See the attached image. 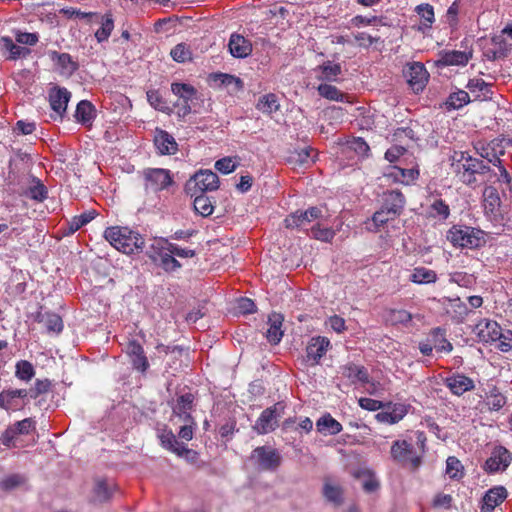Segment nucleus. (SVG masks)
Returning <instances> with one entry per match:
<instances>
[{
    "instance_id": "1",
    "label": "nucleus",
    "mask_w": 512,
    "mask_h": 512,
    "mask_svg": "<svg viewBox=\"0 0 512 512\" xmlns=\"http://www.w3.org/2000/svg\"><path fill=\"white\" fill-rule=\"evenodd\" d=\"M415 444L411 440L402 439L392 443L390 454L391 458L403 465L409 466L412 470H416L422 464V458L426 452L427 437L425 432L416 431Z\"/></svg>"
},
{
    "instance_id": "2",
    "label": "nucleus",
    "mask_w": 512,
    "mask_h": 512,
    "mask_svg": "<svg viewBox=\"0 0 512 512\" xmlns=\"http://www.w3.org/2000/svg\"><path fill=\"white\" fill-rule=\"evenodd\" d=\"M451 168L460 182L467 186L474 187L478 175L491 172V168L483 160L472 157L466 151H455L451 157Z\"/></svg>"
},
{
    "instance_id": "3",
    "label": "nucleus",
    "mask_w": 512,
    "mask_h": 512,
    "mask_svg": "<svg viewBox=\"0 0 512 512\" xmlns=\"http://www.w3.org/2000/svg\"><path fill=\"white\" fill-rule=\"evenodd\" d=\"M104 238L116 250L127 255L141 252L145 245L142 235L128 227H108L104 231Z\"/></svg>"
},
{
    "instance_id": "4",
    "label": "nucleus",
    "mask_w": 512,
    "mask_h": 512,
    "mask_svg": "<svg viewBox=\"0 0 512 512\" xmlns=\"http://www.w3.org/2000/svg\"><path fill=\"white\" fill-rule=\"evenodd\" d=\"M447 240L459 248L477 249L485 245V232L466 225H453L446 235Z\"/></svg>"
},
{
    "instance_id": "5",
    "label": "nucleus",
    "mask_w": 512,
    "mask_h": 512,
    "mask_svg": "<svg viewBox=\"0 0 512 512\" xmlns=\"http://www.w3.org/2000/svg\"><path fill=\"white\" fill-rule=\"evenodd\" d=\"M146 192H160L171 186L174 181L170 170L163 168H146L143 170Z\"/></svg>"
},
{
    "instance_id": "6",
    "label": "nucleus",
    "mask_w": 512,
    "mask_h": 512,
    "mask_svg": "<svg viewBox=\"0 0 512 512\" xmlns=\"http://www.w3.org/2000/svg\"><path fill=\"white\" fill-rule=\"evenodd\" d=\"M285 404L277 402L264 409L258 417L254 429L260 435L268 434L278 427V419L284 413Z\"/></svg>"
},
{
    "instance_id": "7",
    "label": "nucleus",
    "mask_w": 512,
    "mask_h": 512,
    "mask_svg": "<svg viewBox=\"0 0 512 512\" xmlns=\"http://www.w3.org/2000/svg\"><path fill=\"white\" fill-rule=\"evenodd\" d=\"M218 187V175L211 170H201L190 178V180L187 182L186 190L191 195H196L197 193L214 191L218 189Z\"/></svg>"
},
{
    "instance_id": "8",
    "label": "nucleus",
    "mask_w": 512,
    "mask_h": 512,
    "mask_svg": "<svg viewBox=\"0 0 512 512\" xmlns=\"http://www.w3.org/2000/svg\"><path fill=\"white\" fill-rule=\"evenodd\" d=\"M251 459L264 471H275L282 463V456L278 450L270 446L256 447L251 453Z\"/></svg>"
},
{
    "instance_id": "9",
    "label": "nucleus",
    "mask_w": 512,
    "mask_h": 512,
    "mask_svg": "<svg viewBox=\"0 0 512 512\" xmlns=\"http://www.w3.org/2000/svg\"><path fill=\"white\" fill-rule=\"evenodd\" d=\"M512 461V455L503 446H496L485 461L483 469L489 474L504 472Z\"/></svg>"
},
{
    "instance_id": "10",
    "label": "nucleus",
    "mask_w": 512,
    "mask_h": 512,
    "mask_svg": "<svg viewBox=\"0 0 512 512\" xmlns=\"http://www.w3.org/2000/svg\"><path fill=\"white\" fill-rule=\"evenodd\" d=\"M322 217V210L319 207H310L305 211L297 210L284 219L286 228L303 229L314 220Z\"/></svg>"
},
{
    "instance_id": "11",
    "label": "nucleus",
    "mask_w": 512,
    "mask_h": 512,
    "mask_svg": "<svg viewBox=\"0 0 512 512\" xmlns=\"http://www.w3.org/2000/svg\"><path fill=\"white\" fill-rule=\"evenodd\" d=\"M403 73L413 91L416 93L423 91L429 79V73L423 63L413 62L408 64Z\"/></svg>"
},
{
    "instance_id": "12",
    "label": "nucleus",
    "mask_w": 512,
    "mask_h": 512,
    "mask_svg": "<svg viewBox=\"0 0 512 512\" xmlns=\"http://www.w3.org/2000/svg\"><path fill=\"white\" fill-rule=\"evenodd\" d=\"M508 497L507 489L502 485L488 489L479 502L480 512H494Z\"/></svg>"
},
{
    "instance_id": "13",
    "label": "nucleus",
    "mask_w": 512,
    "mask_h": 512,
    "mask_svg": "<svg viewBox=\"0 0 512 512\" xmlns=\"http://www.w3.org/2000/svg\"><path fill=\"white\" fill-rule=\"evenodd\" d=\"M330 347L331 343L327 337H312L306 346V362L310 366L318 365Z\"/></svg>"
},
{
    "instance_id": "14",
    "label": "nucleus",
    "mask_w": 512,
    "mask_h": 512,
    "mask_svg": "<svg viewBox=\"0 0 512 512\" xmlns=\"http://www.w3.org/2000/svg\"><path fill=\"white\" fill-rule=\"evenodd\" d=\"M474 332L480 341L484 343L496 342L501 338V326L494 320L482 319L475 328Z\"/></svg>"
},
{
    "instance_id": "15",
    "label": "nucleus",
    "mask_w": 512,
    "mask_h": 512,
    "mask_svg": "<svg viewBox=\"0 0 512 512\" xmlns=\"http://www.w3.org/2000/svg\"><path fill=\"white\" fill-rule=\"evenodd\" d=\"M159 439L163 448L175 453L180 457L188 458L190 455H192L194 458L196 456V452L192 449H189L185 444L180 443L171 430H164L159 435Z\"/></svg>"
},
{
    "instance_id": "16",
    "label": "nucleus",
    "mask_w": 512,
    "mask_h": 512,
    "mask_svg": "<svg viewBox=\"0 0 512 512\" xmlns=\"http://www.w3.org/2000/svg\"><path fill=\"white\" fill-rule=\"evenodd\" d=\"M473 57V50H443L439 53L438 63L442 66H466Z\"/></svg>"
},
{
    "instance_id": "17",
    "label": "nucleus",
    "mask_w": 512,
    "mask_h": 512,
    "mask_svg": "<svg viewBox=\"0 0 512 512\" xmlns=\"http://www.w3.org/2000/svg\"><path fill=\"white\" fill-rule=\"evenodd\" d=\"M444 384L456 396H461L475 388L474 381L470 377L459 373L445 378Z\"/></svg>"
},
{
    "instance_id": "18",
    "label": "nucleus",
    "mask_w": 512,
    "mask_h": 512,
    "mask_svg": "<svg viewBox=\"0 0 512 512\" xmlns=\"http://www.w3.org/2000/svg\"><path fill=\"white\" fill-rule=\"evenodd\" d=\"M154 145L161 155H173L178 150V144L174 137L160 128L155 129Z\"/></svg>"
},
{
    "instance_id": "19",
    "label": "nucleus",
    "mask_w": 512,
    "mask_h": 512,
    "mask_svg": "<svg viewBox=\"0 0 512 512\" xmlns=\"http://www.w3.org/2000/svg\"><path fill=\"white\" fill-rule=\"evenodd\" d=\"M71 93L66 88H54L49 93V103L51 109L61 119L65 114L70 100Z\"/></svg>"
},
{
    "instance_id": "20",
    "label": "nucleus",
    "mask_w": 512,
    "mask_h": 512,
    "mask_svg": "<svg viewBox=\"0 0 512 512\" xmlns=\"http://www.w3.org/2000/svg\"><path fill=\"white\" fill-rule=\"evenodd\" d=\"M284 317L282 314L272 312L268 316L267 324L269 328L266 331L265 337L271 345H277L282 340L284 330L282 329Z\"/></svg>"
},
{
    "instance_id": "21",
    "label": "nucleus",
    "mask_w": 512,
    "mask_h": 512,
    "mask_svg": "<svg viewBox=\"0 0 512 512\" xmlns=\"http://www.w3.org/2000/svg\"><path fill=\"white\" fill-rule=\"evenodd\" d=\"M127 354L131 358V363L136 370L142 373L148 370V359L142 345L138 341L131 340L127 343Z\"/></svg>"
},
{
    "instance_id": "22",
    "label": "nucleus",
    "mask_w": 512,
    "mask_h": 512,
    "mask_svg": "<svg viewBox=\"0 0 512 512\" xmlns=\"http://www.w3.org/2000/svg\"><path fill=\"white\" fill-rule=\"evenodd\" d=\"M34 320L37 323L44 325L47 333L59 334L62 332L64 324L63 320L57 313L38 311L34 315Z\"/></svg>"
},
{
    "instance_id": "23",
    "label": "nucleus",
    "mask_w": 512,
    "mask_h": 512,
    "mask_svg": "<svg viewBox=\"0 0 512 512\" xmlns=\"http://www.w3.org/2000/svg\"><path fill=\"white\" fill-rule=\"evenodd\" d=\"M194 396L191 393H185L177 398L176 405L173 408V413L178 416L185 423L194 424V418L190 411L193 408Z\"/></svg>"
},
{
    "instance_id": "24",
    "label": "nucleus",
    "mask_w": 512,
    "mask_h": 512,
    "mask_svg": "<svg viewBox=\"0 0 512 512\" xmlns=\"http://www.w3.org/2000/svg\"><path fill=\"white\" fill-rule=\"evenodd\" d=\"M171 91L173 94L184 100L185 105L182 108L183 115L185 116L190 114L191 107L189 106L188 102L196 97L197 90L195 87L186 83L174 82L171 84Z\"/></svg>"
},
{
    "instance_id": "25",
    "label": "nucleus",
    "mask_w": 512,
    "mask_h": 512,
    "mask_svg": "<svg viewBox=\"0 0 512 512\" xmlns=\"http://www.w3.org/2000/svg\"><path fill=\"white\" fill-rule=\"evenodd\" d=\"M405 204L404 195L397 190L387 191L383 194L382 207L391 211L392 214L400 215Z\"/></svg>"
},
{
    "instance_id": "26",
    "label": "nucleus",
    "mask_w": 512,
    "mask_h": 512,
    "mask_svg": "<svg viewBox=\"0 0 512 512\" xmlns=\"http://www.w3.org/2000/svg\"><path fill=\"white\" fill-rule=\"evenodd\" d=\"M228 46L230 53L236 58H245L252 52L251 43L239 34L231 35Z\"/></svg>"
},
{
    "instance_id": "27",
    "label": "nucleus",
    "mask_w": 512,
    "mask_h": 512,
    "mask_svg": "<svg viewBox=\"0 0 512 512\" xmlns=\"http://www.w3.org/2000/svg\"><path fill=\"white\" fill-rule=\"evenodd\" d=\"M482 197L485 213L495 215L501 206L498 190L493 186H486L483 190Z\"/></svg>"
},
{
    "instance_id": "28",
    "label": "nucleus",
    "mask_w": 512,
    "mask_h": 512,
    "mask_svg": "<svg viewBox=\"0 0 512 512\" xmlns=\"http://www.w3.org/2000/svg\"><path fill=\"white\" fill-rule=\"evenodd\" d=\"M492 84L485 82L482 78L470 79L466 88L475 96V100L492 99Z\"/></svg>"
},
{
    "instance_id": "29",
    "label": "nucleus",
    "mask_w": 512,
    "mask_h": 512,
    "mask_svg": "<svg viewBox=\"0 0 512 512\" xmlns=\"http://www.w3.org/2000/svg\"><path fill=\"white\" fill-rule=\"evenodd\" d=\"M49 56L56 65L61 68L63 73H67L69 75L76 72L79 68L78 63L75 62L71 55L68 53H59L57 51H50Z\"/></svg>"
},
{
    "instance_id": "30",
    "label": "nucleus",
    "mask_w": 512,
    "mask_h": 512,
    "mask_svg": "<svg viewBox=\"0 0 512 512\" xmlns=\"http://www.w3.org/2000/svg\"><path fill=\"white\" fill-rule=\"evenodd\" d=\"M74 116L76 121L83 125L91 124L95 118V107L90 101L82 100L77 104Z\"/></svg>"
},
{
    "instance_id": "31",
    "label": "nucleus",
    "mask_w": 512,
    "mask_h": 512,
    "mask_svg": "<svg viewBox=\"0 0 512 512\" xmlns=\"http://www.w3.org/2000/svg\"><path fill=\"white\" fill-rule=\"evenodd\" d=\"M317 430L320 433L336 435L343 429L340 422L334 419L329 413L320 417L316 422Z\"/></svg>"
},
{
    "instance_id": "32",
    "label": "nucleus",
    "mask_w": 512,
    "mask_h": 512,
    "mask_svg": "<svg viewBox=\"0 0 512 512\" xmlns=\"http://www.w3.org/2000/svg\"><path fill=\"white\" fill-rule=\"evenodd\" d=\"M489 163L497 168V172L493 170L490 172L494 177H496L495 182L505 184L507 187H510L512 183V176L505 168L503 160L500 159L496 154H492V159H489Z\"/></svg>"
},
{
    "instance_id": "33",
    "label": "nucleus",
    "mask_w": 512,
    "mask_h": 512,
    "mask_svg": "<svg viewBox=\"0 0 512 512\" xmlns=\"http://www.w3.org/2000/svg\"><path fill=\"white\" fill-rule=\"evenodd\" d=\"M389 176L399 183L409 185L418 179L419 170L416 168L404 169L394 166Z\"/></svg>"
},
{
    "instance_id": "34",
    "label": "nucleus",
    "mask_w": 512,
    "mask_h": 512,
    "mask_svg": "<svg viewBox=\"0 0 512 512\" xmlns=\"http://www.w3.org/2000/svg\"><path fill=\"white\" fill-rule=\"evenodd\" d=\"M409 280L415 284H430L437 281V274L434 270L426 267H415L409 276Z\"/></svg>"
},
{
    "instance_id": "35",
    "label": "nucleus",
    "mask_w": 512,
    "mask_h": 512,
    "mask_svg": "<svg viewBox=\"0 0 512 512\" xmlns=\"http://www.w3.org/2000/svg\"><path fill=\"white\" fill-rule=\"evenodd\" d=\"M313 152L314 149L311 147L294 149L293 151H290L289 156L287 157V162L294 166H304L309 162H314L311 156Z\"/></svg>"
},
{
    "instance_id": "36",
    "label": "nucleus",
    "mask_w": 512,
    "mask_h": 512,
    "mask_svg": "<svg viewBox=\"0 0 512 512\" xmlns=\"http://www.w3.org/2000/svg\"><path fill=\"white\" fill-rule=\"evenodd\" d=\"M28 397L26 389L3 390L0 393V407L5 410H10L16 407V398Z\"/></svg>"
},
{
    "instance_id": "37",
    "label": "nucleus",
    "mask_w": 512,
    "mask_h": 512,
    "mask_svg": "<svg viewBox=\"0 0 512 512\" xmlns=\"http://www.w3.org/2000/svg\"><path fill=\"white\" fill-rule=\"evenodd\" d=\"M256 108L264 114L271 115L280 109L278 97L274 93H268L259 98Z\"/></svg>"
},
{
    "instance_id": "38",
    "label": "nucleus",
    "mask_w": 512,
    "mask_h": 512,
    "mask_svg": "<svg viewBox=\"0 0 512 512\" xmlns=\"http://www.w3.org/2000/svg\"><path fill=\"white\" fill-rule=\"evenodd\" d=\"M343 375L351 380H357L362 383L369 382V375L364 366L348 363L343 367Z\"/></svg>"
},
{
    "instance_id": "39",
    "label": "nucleus",
    "mask_w": 512,
    "mask_h": 512,
    "mask_svg": "<svg viewBox=\"0 0 512 512\" xmlns=\"http://www.w3.org/2000/svg\"><path fill=\"white\" fill-rule=\"evenodd\" d=\"M193 197V195H191ZM194 209L203 217L210 216L214 211L211 199L205 193H197L194 195Z\"/></svg>"
},
{
    "instance_id": "40",
    "label": "nucleus",
    "mask_w": 512,
    "mask_h": 512,
    "mask_svg": "<svg viewBox=\"0 0 512 512\" xmlns=\"http://www.w3.org/2000/svg\"><path fill=\"white\" fill-rule=\"evenodd\" d=\"M469 102V94L464 90H457L448 96L445 105L448 110H456L464 107Z\"/></svg>"
},
{
    "instance_id": "41",
    "label": "nucleus",
    "mask_w": 512,
    "mask_h": 512,
    "mask_svg": "<svg viewBox=\"0 0 512 512\" xmlns=\"http://www.w3.org/2000/svg\"><path fill=\"white\" fill-rule=\"evenodd\" d=\"M385 320L391 325L407 324L412 320V315L404 309H387L385 311Z\"/></svg>"
},
{
    "instance_id": "42",
    "label": "nucleus",
    "mask_w": 512,
    "mask_h": 512,
    "mask_svg": "<svg viewBox=\"0 0 512 512\" xmlns=\"http://www.w3.org/2000/svg\"><path fill=\"white\" fill-rule=\"evenodd\" d=\"M97 213L95 210H88L80 215L74 216L69 222V234H73L80 228L91 222Z\"/></svg>"
},
{
    "instance_id": "43",
    "label": "nucleus",
    "mask_w": 512,
    "mask_h": 512,
    "mask_svg": "<svg viewBox=\"0 0 512 512\" xmlns=\"http://www.w3.org/2000/svg\"><path fill=\"white\" fill-rule=\"evenodd\" d=\"M430 215L433 218L445 221L450 216V207L443 199L436 198L430 204Z\"/></svg>"
},
{
    "instance_id": "44",
    "label": "nucleus",
    "mask_w": 512,
    "mask_h": 512,
    "mask_svg": "<svg viewBox=\"0 0 512 512\" xmlns=\"http://www.w3.org/2000/svg\"><path fill=\"white\" fill-rule=\"evenodd\" d=\"M155 265L161 267L167 273L175 272L182 267V264L174 257V254H171L167 250L165 254H162Z\"/></svg>"
},
{
    "instance_id": "45",
    "label": "nucleus",
    "mask_w": 512,
    "mask_h": 512,
    "mask_svg": "<svg viewBox=\"0 0 512 512\" xmlns=\"http://www.w3.org/2000/svg\"><path fill=\"white\" fill-rule=\"evenodd\" d=\"M323 495L329 502H332L337 506L343 502V490L340 486L325 482L323 486Z\"/></svg>"
},
{
    "instance_id": "46",
    "label": "nucleus",
    "mask_w": 512,
    "mask_h": 512,
    "mask_svg": "<svg viewBox=\"0 0 512 512\" xmlns=\"http://www.w3.org/2000/svg\"><path fill=\"white\" fill-rule=\"evenodd\" d=\"M506 402V397L495 387L489 392L485 400L486 405L492 411H499L505 406Z\"/></svg>"
},
{
    "instance_id": "47",
    "label": "nucleus",
    "mask_w": 512,
    "mask_h": 512,
    "mask_svg": "<svg viewBox=\"0 0 512 512\" xmlns=\"http://www.w3.org/2000/svg\"><path fill=\"white\" fill-rule=\"evenodd\" d=\"M416 13L424 21L423 26L425 28H431L435 21V13L432 5L428 3H422L415 8Z\"/></svg>"
},
{
    "instance_id": "48",
    "label": "nucleus",
    "mask_w": 512,
    "mask_h": 512,
    "mask_svg": "<svg viewBox=\"0 0 512 512\" xmlns=\"http://www.w3.org/2000/svg\"><path fill=\"white\" fill-rule=\"evenodd\" d=\"M446 473L451 479L460 480L464 476L463 465L455 456H449L446 460Z\"/></svg>"
},
{
    "instance_id": "49",
    "label": "nucleus",
    "mask_w": 512,
    "mask_h": 512,
    "mask_svg": "<svg viewBox=\"0 0 512 512\" xmlns=\"http://www.w3.org/2000/svg\"><path fill=\"white\" fill-rule=\"evenodd\" d=\"M318 92L322 97L333 101L342 102L346 97L344 93H342L337 87L331 84H320L318 86Z\"/></svg>"
},
{
    "instance_id": "50",
    "label": "nucleus",
    "mask_w": 512,
    "mask_h": 512,
    "mask_svg": "<svg viewBox=\"0 0 512 512\" xmlns=\"http://www.w3.org/2000/svg\"><path fill=\"white\" fill-rule=\"evenodd\" d=\"M15 375L20 380L30 381L35 375V370L29 361L20 360L16 363Z\"/></svg>"
},
{
    "instance_id": "51",
    "label": "nucleus",
    "mask_w": 512,
    "mask_h": 512,
    "mask_svg": "<svg viewBox=\"0 0 512 512\" xmlns=\"http://www.w3.org/2000/svg\"><path fill=\"white\" fill-rule=\"evenodd\" d=\"M0 44L5 50H7L10 53L9 59L11 60H16L20 58L23 52H28V50H26L25 48L16 45L13 42V40L8 36L1 37Z\"/></svg>"
},
{
    "instance_id": "52",
    "label": "nucleus",
    "mask_w": 512,
    "mask_h": 512,
    "mask_svg": "<svg viewBox=\"0 0 512 512\" xmlns=\"http://www.w3.org/2000/svg\"><path fill=\"white\" fill-rule=\"evenodd\" d=\"M171 57L178 63L192 60V51L185 43L177 44L170 52Z\"/></svg>"
},
{
    "instance_id": "53",
    "label": "nucleus",
    "mask_w": 512,
    "mask_h": 512,
    "mask_svg": "<svg viewBox=\"0 0 512 512\" xmlns=\"http://www.w3.org/2000/svg\"><path fill=\"white\" fill-rule=\"evenodd\" d=\"M114 28V22L110 15H106L103 17L101 27L95 32V37L98 42H104L108 40L111 35V32Z\"/></svg>"
},
{
    "instance_id": "54",
    "label": "nucleus",
    "mask_w": 512,
    "mask_h": 512,
    "mask_svg": "<svg viewBox=\"0 0 512 512\" xmlns=\"http://www.w3.org/2000/svg\"><path fill=\"white\" fill-rule=\"evenodd\" d=\"M51 386H52V383L50 380L37 379L36 382L34 383V385L30 389L27 390L28 397H30L31 399H36L40 395L49 392V390L51 389Z\"/></svg>"
},
{
    "instance_id": "55",
    "label": "nucleus",
    "mask_w": 512,
    "mask_h": 512,
    "mask_svg": "<svg viewBox=\"0 0 512 512\" xmlns=\"http://www.w3.org/2000/svg\"><path fill=\"white\" fill-rule=\"evenodd\" d=\"M166 244V250L174 256L180 258H193L196 255V251L194 249L181 248L175 243L170 242L168 239H163Z\"/></svg>"
},
{
    "instance_id": "56",
    "label": "nucleus",
    "mask_w": 512,
    "mask_h": 512,
    "mask_svg": "<svg viewBox=\"0 0 512 512\" xmlns=\"http://www.w3.org/2000/svg\"><path fill=\"white\" fill-rule=\"evenodd\" d=\"M163 239L164 238H160L159 240L151 244L146 252L147 256L154 264H156V262L162 256V254L166 253V244Z\"/></svg>"
},
{
    "instance_id": "57",
    "label": "nucleus",
    "mask_w": 512,
    "mask_h": 512,
    "mask_svg": "<svg viewBox=\"0 0 512 512\" xmlns=\"http://www.w3.org/2000/svg\"><path fill=\"white\" fill-rule=\"evenodd\" d=\"M398 217L396 214H392L391 211L381 207L380 210L376 211L372 216V221L376 228L384 226L389 221L395 220Z\"/></svg>"
},
{
    "instance_id": "58",
    "label": "nucleus",
    "mask_w": 512,
    "mask_h": 512,
    "mask_svg": "<svg viewBox=\"0 0 512 512\" xmlns=\"http://www.w3.org/2000/svg\"><path fill=\"white\" fill-rule=\"evenodd\" d=\"M34 181L35 185L29 187L27 195L33 200L42 202L47 198V188L39 179Z\"/></svg>"
},
{
    "instance_id": "59",
    "label": "nucleus",
    "mask_w": 512,
    "mask_h": 512,
    "mask_svg": "<svg viewBox=\"0 0 512 512\" xmlns=\"http://www.w3.org/2000/svg\"><path fill=\"white\" fill-rule=\"evenodd\" d=\"M311 234L313 238L324 242H330L335 236L333 229L327 227L322 228L319 224L311 228Z\"/></svg>"
},
{
    "instance_id": "60",
    "label": "nucleus",
    "mask_w": 512,
    "mask_h": 512,
    "mask_svg": "<svg viewBox=\"0 0 512 512\" xmlns=\"http://www.w3.org/2000/svg\"><path fill=\"white\" fill-rule=\"evenodd\" d=\"M322 78L325 80H334L341 73V66L330 61L320 66Z\"/></svg>"
},
{
    "instance_id": "61",
    "label": "nucleus",
    "mask_w": 512,
    "mask_h": 512,
    "mask_svg": "<svg viewBox=\"0 0 512 512\" xmlns=\"http://www.w3.org/2000/svg\"><path fill=\"white\" fill-rule=\"evenodd\" d=\"M215 79H220L222 84L226 85L227 87L230 85H233L232 92H237L243 88V82L240 78H237L232 75L228 74H215Z\"/></svg>"
},
{
    "instance_id": "62",
    "label": "nucleus",
    "mask_w": 512,
    "mask_h": 512,
    "mask_svg": "<svg viewBox=\"0 0 512 512\" xmlns=\"http://www.w3.org/2000/svg\"><path fill=\"white\" fill-rule=\"evenodd\" d=\"M347 146L349 149L355 151L359 155H367L370 148L369 145L366 143V141L363 138H354L353 140L349 141L347 143Z\"/></svg>"
},
{
    "instance_id": "63",
    "label": "nucleus",
    "mask_w": 512,
    "mask_h": 512,
    "mask_svg": "<svg viewBox=\"0 0 512 512\" xmlns=\"http://www.w3.org/2000/svg\"><path fill=\"white\" fill-rule=\"evenodd\" d=\"M15 39L20 44L34 46L38 42L39 36L37 33L16 31Z\"/></svg>"
},
{
    "instance_id": "64",
    "label": "nucleus",
    "mask_w": 512,
    "mask_h": 512,
    "mask_svg": "<svg viewBox=\"0 0 512 512\" xmlns=\"http://www.w3.org/2000/svg\"><path fill=\"white\" fill-rule=\"evenodd\" d=\"M452 502L453 498L450 494L437 493L433 499L432 505L434 508L450 509Z\"/></svg>"
}]
</instances>
